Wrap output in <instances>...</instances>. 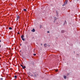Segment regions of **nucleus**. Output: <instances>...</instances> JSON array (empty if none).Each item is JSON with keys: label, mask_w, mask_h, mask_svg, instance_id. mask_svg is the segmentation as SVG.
<instances>
[{"label": "nucleus", "mask_w": 80, "mask_h": 80, "mask_svg": "<svg viewBox=\"0 0 80 80\" xmlns=\"http://www.w3.org/2000/svg\"><path fill=\"white\" fill-rule=\"evenodd\" d=\"M68 3V0L66 1V2L64 3V5H66Z\"/></svg>", "instance_id": "obj_1"}, {"label": "nucleus", "mask_w": 80, "mask_h": 80, "mask_svg": "<svg viewBox=\"0 0 80 80\" xmlns=\"http://www.w3.org/2000/svg\"><path fill=\"white\" fill-rule=\"evenodd\" d=\"M32 32H35V29L33 28L32 30H31Z\"/></svg>", "instance_id": "obj_2"}, {"label": "nucleus", "mask_w": 80, "mask_h": 80, "mask_svg": "<svg viewBox=\"0 0 80 80\" xmlns=\"http://www.w3.org/2000/svg\"><path fill=\"white\" fill-rule=\"evenodd\" d=\"M24 36L23 35H22L21 37V38H23L24 37Z\"/></svg>", "instance_id": "obj_3"}, {"label": "nucleus", "mask_w": 80, "mask_h": 80, "mask_svg": "<svg viewBox=\"0 0 80 80\" xmlns=\"http://www.w3.org/2000/svg\"><path fill=\"white\" fill-rule=\"evenodd\" d=\"M22 67V68H23V69H24V68H26V67H25V66H23Z\"/></svg>", "instance_id": "obj_4"}, {"label": "nucleus", "mask_w": 80, "mask_h": 80, "mask_svg": "<svg viewBox=\"0 0 80 80\" xmlns=\"http://www.w3.org/2000/svg\"><path fill=\"white\" fill-rule=\"evenodd\" d=\"M64 76V79H66V78H67V76Z\"/></svg>", "instance_id": "obj_5"}, {"label": "nucleus", "mask_w": 80, "mask_h": 80, "mask_svg": "<svg viewBox=\"0 0 80 80\" xmlns=\"http://www.w3.org/2000/svg\"><path fill=\"white\" fill-rule=\"evenodd\" d=\"M65 8L64 7L62 8V10H65Z\"/></svg>", "instance_id": "obj_6"}, {"label": "nucleus", "mask_w": 80, "mask_h": 80, "mask_svg": "<svg viewBox=\"0 0 80 80\" xmlns=\"http://www.w3.org/2000/svg\"><path fill=\"white\" fill-rule=\"evenodd\" d=\"M44 46L45 47H47V44H45L44 45Z\"/></svg>", "instance_id": "obj_7"}, {"label": "nucleus", "mask_w": 80, "mask_h": 80, "mask_svg": "<svg viewBox=\"0 0 80 80\" xmlns=\"http://www.w3.org/2000/svg\"><path fill=\"white\" fill-rule=\"evenodd\" d=\"M17 76H14V78H15V79H17Z\"/></svg>", "instance_id": "obj_8"}, {"label": "nucleus", "mask_w": 80, "mask_h": 80, "mask_svg": "<svg viewBox=\"0 0 80 80\" xmlns=\"http://www.w3.org/2000/svg\"><path fill=\"white\" fill-rule=\"evenodd\" d=\"M22 39V40H23V41H25V38H21Z\"/></svg>", "instance_id": "obj_9"}, {"label": "nucleus", "mask_w": 80, "mask_h": 80, "mask_svg": "<svg viewBox=\"0 0 80 80\" xmlns=\"http://www.w3.org/2000/svg\"><path fill=\"white\" fill-rule=\"evenodd\" d=\"M17 20H18V19H19V16H17Z\"/></svg>", "instance_id": "obj_10"}, {"label": "nucleus", "mask_w": 80, "mask_h": 80, "mask_svg": "<svg viewBox=\"0 0 80 80\" xmlns=\"http://www.w3.org/2000/svg\"><path fill=\"white\" fill-rule=\"evenodd\" d=\"M64 30H62L61 31V33H64Z\"/></svg>", "instance_id": "obj_11"}, {"label": "nucleus", "mask_w": 80, "mask_h": 80, "mask_svg": "<svg viewBox=\"0 0 80 80\" xmlns=\"http://www.w3.org/2000/svg\"><path fill=\"white\" fill-rule=\"evenodd\" d=\"M9 30H12V28H11V27H9Z\"/></svg>", "instance_id": "obj_12"}, {"label": "nucleus", "mask_w": 80, "mask_h": 80, "mask_svg": "<svg viewBox=\"0 0 80 80\" xmlns=\"http://www.w3.org/2000/svg\"><path fill=\"white\" fill-rule=\"evenodd\" d=\"M39 27L40 28H41L42 27V25H40Z\"/></svg>", "instance_id": "obj_13"}, {"label": "nucleus", "mask_w": 80, "mask_h": 80, "mask_svg": "<svg viewBox=\"0 0 80 80\" xmlns=\"http://www.w3.org/2000/svg\"><path fill=\"white\" fill-rule=\"evenodd\" d=\"M24 11V12H26V11H27V9H23Z\"/></svg>", "instance_id": "obj_14"}, {"label": "nucleus", "mask_w": 80, "mask_h": 80, "mask_svg": "<svg viewBox=\"0 0 80 80\" xmlns=\"http://www.w3.org/2000/svg\"><path fill=\"white\" fill-rule=\"evenodd\" d=\"M3 78H0V80H3Z\"/></svg>", "instance_id": "obj_15"}, {"label": "nucleus", "mask_w": 80, "mask_h": 80, "mask_svg": "<svg viewBox=\"0 0 80 80\" xmlns=\"http://www.w3.org/2000/svg\"><path fill=\"white\" fill-rule=\"evenodd\" d=\"M34 56H35L36 55V54H33Z\"/></svg>", "instance_id": "obj_16"}, {"label": "nucleus", "mask_w": 80, "mask_h": 80, "mask_svg": "<svg viewBox=\"0 0 80 80\" xmlns=\"http://www.w3.org/2000/svg\"><path fill=\"white\" fill-rule=\"evenodd\" d=\"M20 65L21 66V67H22L23 66V65H22V64H20Z\"/></svg>", "instance_id": "obj_17"}, {"label": "nucleus", "mask_w": 80, "mask_h": 80, "mask_svg": "<svg viewBox=\"0 0 80 80\" xmlns=\"http://www.w3.org/2000/svg\"><path fill=\"white\" fill-rule=\"evenodd\" d=\"M18 34L19 35L20 34V32H18Z\"/></svg>", "instance_id": "obj_18"}, {"label": "nucleus", "mask_w": 80, "mask_h": 80, "mask_svg": "<svg viewBox=\"0 0 80 80\" xmlns=\"http://www.w3.org/2000/svg\"><path fill=\"white\" fill-rule=\"evenodd\" d=\"M47 33H50V32L49 31H48Z\"/></svg>", "instance_id": "obj_19"}, {"label": "nucleus", "mask_w": 80, "mask_h": 80, "mask_svg": "<svg viewBox=\"0 0 80 80\" xmlns=\"http://www.w3.org/2000/svg\"><path fill=\"white\" fill-rule=\"evenodd\" d=\"M57 15H58V12H57Z\"/></svg>", "instance_id": "obj_20"}, {"label": "nucleus", "mask_w": 80, "mask_h": 80, "mask_svg": "<svg viewBox=\"0 0 80 80\" xmlns=\"http://www.w3.org/2000/svg\"><path fill=\"white\" fill-rule=\"evenodd\" d=\"M41 45H42V43H41Z\"/></svg>", "instance_id": "obj_21"}, {"label": "nucleus", "mask_w": 80, "mask_h": 80, "mask_svg": "<svg viewBox=\"0 0 80 80\" xmlns=\"http://www.w3.org/2000/svg\"><path fill=\"white\" fill-rule=\"evenodd\" d=\"M57 71H58V70H57L56 71V72H57Z\"/></svg>", "instance_id": "obj_22"}, {"label": "nucleus", "mask_w": 80, "mask_h": 80, "mask_svg": "<svg viewBox=\"0 0 80 80\" xmlns=\"http://www.w3.org/2000/svg\"><path fill=\"white\" fill-rule=\"evenodd\" d=\"M1 42V40H0V42Z\"/></svg>", "instance_id": "obj_23"}, {"label": "nucleus", "mask_w": 80, "mask_h": 80, "mask_svg": "<svg viewBox=\"0 0 80 80\" xmlns=\"http://www.w3.org/2000/svg\"><path fill=\"white\" fill-rule=\"evenodd\" d=\"M1 47V46L0 45V48Z\"/></svg>", "instance_id": "obj_24"}, {"label": "nucleus", "mask_w": 80, "mask_h": 80, "mask_svg": "<svg viewBox=\"0 0 80 80\" xmlns=\"http://www.w3.org/2000/svg\"><path fill=\"white\" fill-rule=\"evenodd\" d=\"M20 45V46H21V45H22V44H21Z\"/></svg>", "instance_id": "obj_25"}]
</instances>
